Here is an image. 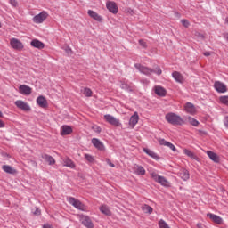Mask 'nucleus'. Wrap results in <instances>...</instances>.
Masks as SVG:
<instances>
[{"label": "nucleus", "mask_w": 228, "mask_h": 228, "mask_svg": "<svg viewBox=\"0 0 228 228\" xmlns=\"http://www.w3.org/2000/svg\"><path fill=\"white\" fill-rule=\"evenodd\" d=\"M62 161L64 167H67L68 168H76V164H74V161L69 157L64 158Z\"/></svg>", "instance_id": "obj_19"}, {"label": "nucleus", "mask_w": 228, "mask_h": 228, "mask_svg": "<svg viewBox=\"0 0 228 228\" xmlns=\"http://www.w3.org/2000/svg\"><path fill=\"white\" fill-rule=\"evenodd\" d=\"M100 211L107 216H111V211L110 210V208H108V206L106 205H102V207H100Z\"/></svg>", "instance_id": "obj_31"}, {"label": "nucleus", "mask_w": 228, "mask_h": 228, "mask_svg": "<svg viewBox=\"0 0 228 228\" xmlns=\"http://www.w3.org/2000/svg\"><path fill=\"white\" fill-rule=\"evenodd\" d=\"M179 175L183 181H188L190 179V172L187 169H181Z\"/></svg>", "instance_id": "obj_26"}, {"label": "nucleus", "mask_w": 228, "mask_h": 228, "mask_svg": "<svg viewBox=\"0 0 228 228\" xmlns=\"http://www.w3.org/2000/svg\"><path fill=\"white\" fill-rule=\"evenodd\" d=\"M107 10L110 12V13H113L114 15H117L118 13V6H117V4L115 2H107L106 4Z\"/></svg>", "instance_id": "obj_12"}, {"label": "nucleus", "mask_w": 228, "mask_h": 228, "mask_svg": "<svg viewBox=\"0 0 228 228\" xmlns=\"http://www.w3.org/2000/svg\"><path fill=\"white\" fill-rule=\"evenodd\" d=\"M134 67L137 70H139V72H141V74H143L144 76H151V74H157V76H161V74L163 73V71L161 70V68H159V66L155 67L153 69L149 68V67H145L140 63H135Z\"/></svg>", "instance_id": "obj_1"}, {"label": "nucleus", "mask_w": 228, "mask_h": 228, "mask_svg": "<svg viewBox=\"0 0 228 228\" xmlns=\"http://www.w3.org/2000/svg\"><path fill=\"white\" fill-rule=\"evenodd\" d=\"M139 45H142L143 49H147V42H145L143 39L139 40Z\"/></svg>", "instance_id": "obj_41"}, {"label": "nucleus", "mask_w": 228, "mask_h": 228, "mask_svg": "<svg viewBox=\"0 0 228 228\" xmlns=\"http://www.w3.org/2000/svg\"><path fill=\"white\" fill-rule=\"evenodd\" d=\"M120 83V88L122 90H126V92H133V88L131 87V86H129V84L126 82V80H121Z\"/></svg>", "instance_id": "obj_29"}, {"label": "nucleus", "mask_w": 228, "mask_h": 228, "mask_svg": "<svg viewBox=\"0 0 228 228\" xmlns=\"http://www.w3.org/2000/svg\"><path fill=\"white\" fill-rule=\"evenodd\" d=\"M158 142L159 145H164V147H167L168 145V141H166L165 139L159 138Z\"/></svg>", "instance_id": "obj_39"}, {"label": "nucleus", "mask_w": 228, "mask_h": 228, "mask_svg": "<svg viewBox=\"0 0 228 228\" xmlns=\"http://www.w3.org/2000/svg\"><path fill=\"white\" fill-rule=\"evenodd\" d=\"M32 89L29 86L20 85L19 86V93L21 95H31Z\"/></svg>", "instance_id": "obj_13"}, {"label": "nucleus", "mask_w": 228, "mask_h": 228, "mask_svg": "<svg viewBox=\"0 0 228 228\" xmlns=\"http://www.w3.org/2000/svg\"><path fill=\"white\" fill-rule=\"evenodd\" d=\"M68 202L79 211H88V207H86V205L83 204V202L74 197L68 198Z\"/></svg>", "instance_id": "obj_3"}, {"label": "nucleus", "mask_w": 228, "mask_h": 228, "mask_svg": "<svg viewBox=\"0 0 228 228\" xmlns=\"http://www.w3.org/2000/svg\"><path fill=\"white\" fill-rule=\"evenodd\" d=\"M14 104L17 108H19V110H22L23 111H31V107L29 104L22 100H17Z\"/></svg>", "instance_id": "obj_7"}, {"label": "nucleus", "mask_w": 228, "mask_h": 228, "mask_svg": "<svg viewBox=\"0 0 228 228\" xmlns=\"http://www.w3.org/2000/svg\"><path fill=\"white\" fill-rule=\"evenodd\" d=\"M204 56H211V53L209 52H205L203 53Z\"/></svg>", "instance_id": "obj_48"}, {"label": "nucleus", "mask_w": 228, "mask_h": 228, "mask_svg": "<svg viewBox=\"0 0 228 228\" xmlns=\"http://www.w3.org/2000/svg\"><path fill=\"white\" fill-rule=\"evenodd\" d=\"M104 118L110 126H115L116 127L120 126V120L110 114L104 115Z\"/></svg>", "instance_id": "obj_8"}, {"label": "nucleus", "mask_w": 228, "mask_h": 228, "mask_svg": "<svg viewBox=\"0 0 228 228\" xmlns=\"http://www.w3.org/2000/svg\"><path fill=\"white\" fill-rule=\"evenodd\" d=\"M189 123L191 126H194V127H197L199 126V121L191 117L188 118Z\"/></svg>", "instance_id": "obj_35"}, {"label": "nucleus", "mask_w": 228, "mask_h": 228, "mask_svg": "<svg viewBox=\"0 0 228 228\" xmlns=\"http://www.w3.org/2000/svg\"><path fill=\"white\" fill-rule=\"evenodd\" d=\"M166 147H168L169 149H171V151H174L175 152V151H177V148H175V146L170 142H167V145Z\"/></svg>", "instance_id": "obj_43"}, {"label": "nucleus", "mask_w": 228, "mask_h": 228, "mask_svg": "<svg viewBox=\"0 0 228 228\" xmlns=\"http://www.w3.org/2000/svg\"><path fill=\"white\" fill-rule=\"evenodd\" d=\"M165 118L168 124H172V126H183L184 124V120L181 118V116L169 112L165 116Z\"/></svg>", "instance_id": "obj_2"}, {"label": "nucleus", "mask_w": 228, "mask_h": 228, "mask_svg": "<svg viewBox=\"0 0 228 228\" xmlns=\"http://www.w3.org/2000/svg\"><path fill=\"white\" fill-rule=\"evenodd\" d=\"M4 127V122L3 120H0V128Z\"/></svg>", "instance_id": "obj_49"}, {"label": "nucleus", "mask_w": 228, "mask_h": 228, "mask_svg": "<svg viewBox=\"0 0 228 228\" xmlns=\"http://www.w3.org/2000/svg\"><path fill=\"white\" fill-rule=\"evenodd\" d=\"M9 3L11 5H12L13 8H17V6H19L17 0H9Z\"/></svg>", "instance_id": "obj_42"}, {"label": "nucleus", "mask_w": 228, "mask_h": 228, "mask_svg": "<svg viewBox=\"0 0 228 228\" xmlns=\"http://www.w3.org/2000/svg\"><path fill=\"white\" fill-rule=\"evenodd\" d=\"M219 101L221 104H224V106H228V95L220 96Z\"/></svg>", "instance_id": "obj_34"}, {"label": "nucleus", "mask_w": 228, "mask_h": 228, "mask_svg": "<svg viewBox=\"0 0 228 228\" xmlns=\"http://www.w3.org/2000/svg\"><path fill=\"white\" fill-rule=\"evenodd\" d=\"M200 224H198V227L200 226Z\"/></svg>", "instance_id": "obj_54"}, {"label": "nucleus", "mask_w": 228, "mask_h": 228, "mask_svg": "<svg viewBox=\"0 0 228 228\" xmlns=\"http://www.w3.org/2000/svg\"><path fill=\"white\" fill-rule=\"evenodd\" d=\"M184 110L186 113H189L190 115H195V112L197 111L195 109V105H193V103L191 102H187L184 105Z\"/></svg>", "instance_id": "obj_15"}, {"label": "nucleus", "mask_w": 228, "mask_h": 228, "mask_svg": "<svg viewBox=\"0 0 228 228\" xmlns=\"http://www.w3.org/2000/svg\"><path fill=\"white\" fill-rule=\"evenodd\" d=\"M0 118H3V112L0 110Z\"/></svg>", "instance_id": "obj_53"}, {"label": "nucleus", "mask_w": 228, "mask_h": 228, "mask_svg": "<svg viewBox=\"0 0 228 228\" xmlns=\"http://www.w3.org/2000/svg\"><path fill=\"white\" fill-rule=\"evenodd\" d=\"M138 120H140V117L138 116V112H134V115L131 116L129 120V125L132 127H134L138 124Z\"/></svg>", "instance_id": "obj_18"}, {"label": "nucleus", "mask_w": 228, "mask_h": 228, "mask_svg": "<svg viewBox=\"0 0 228 228\" xmlns=\"http://www.w3.org/2000/svg\"><path fill=\"white\" fill-rule=\"evenodd\" d=\"M159 228H170V226H168V224H167V222H165V220L160 219L159 221Z\"/></svg>", "instance_id": "obj_36"}, {"label": "nucleus", "mask_w": 228, "mask_h": 228, "mask_svg": "<svg viewBox=\"0 0 228 228\" xmlns=\"http://www.w3.org/2000/svg\"><path fill=\"white\" fill-rule=\"evenodd\" d=\"M175 14L176 15V17H181V14L179 12H175Z\"/></svg>", "instance_id": "obj_52"}, {"label": "nucleus", "mask_w": 228, "mask_h": 228, "mask_svg": "<svg viewBox=\"0 0 228 228\" xmlns=\"http://www.w3.org/2000/svg\"><path fill=\"white\" fill-rule=\"evenodd\" d=\"M181 23L183 26H184V28H190V21H188V20L183 19L181 20Z\"/></svg>", "instance_id": "obj_40"}, {"label": "nucleus", "mask_w": 228, "mask_h": 228, "mask_svg": "<svg viewBox=\"0 0 228 228\" xmlns=\"http://www.w3.org/2000/svg\"><path fill=\"white\" fill-rule=\"evenodd\" d=\"M207 216L208 218H210V220H212V222H215V224H220L223 222L222 217H220V216H216L215 214L208 213V214H207Z\"/></svg>", "instance_id": "obj_20"}, {"label": "nucleus", "mask_w": 228, "mask_h": 228, "mask_svg": "<svg viewBox=\"0 0 228 228\" xmlns=\"http://www.w3.org/2000/svg\"><path fill=\"white\" fill-rule=\"evenodd\" d=\"M87 13L91 19H94V20H96L97 22H102V16L99 15V13L95 12L94 11L88 10Z\"/></svg>", "instance_id": "obj_14"}, {"label": "nucleus", "mask_w": 228, "mask_h": 228, "mask_svg": "<svg viewBox=\"0 0 228 228\" xmlns=\"http://www.w3.org/2000/svg\"><path fill=\"white\" fill-rule=\"evenodd\" d=\"M224 124L225 126V127L228 129V116H226L224 119Z\"/></svg>", "instance_id": "obj_44"}, {"label": "nucleus", "mask_w": 228, "mask_h": 228, "mask_svg": "<svg viewBox=\"0 0 228 228\" xmlns=\"http://www.w3.org/2000/svg\"><path fill=\"white\" fill-rule=\"evenodd\" d=\"M135 174L136 175H143L145 174V168L142 166H136Z\"/></svg>", "instance_id": "obj_33"}, {"label": "nucleus", "mask_w": 228, "mask_h": 228, "mask_svg": "<svg viewBox=\"0 0 228 228\" xmlns=\"http://www.w3.org/2000/svg\"><path fill=\"white\" fill-rule=\"evenodd\" d=\"M2 170L5 172V174H17V170L13 169L10 165H4Z\"/></svg>", "instance_id": "obj_27"}, {"label": "nucleus", "mask_w": 228, "mask_h": 228, "mask_svg": "<svg viewBox=\"0 0 228 228\" xmlns=\"http://www.w3.org/2000/svg\"><path fill=\"white\" fill-rule=\"evenodd\" d=\"M65 52L67 53V54H72V49H70L69 47L66 48Z\"/></svg>", "instance_id": "obj_47"}, {"label": "nucleus", "mask_w": 228, "mask_h": 228, "mask_svg": "<svg viewBox=\"0 0 228 228\" xmlns=\"http://www.w3.org/2000/svg\"><path fill=\"white\" fill-rule=\"evenodd\" d=\"M80 222L85 225V227L94 228V223L92 222V219L86 215H80Z\"/></svg>", "instance_id": "obj_9"}, {"label": "nucleus", "mask_w": 228, "mask_h": 228, "mask_svg": "<svg viewBox=\"0 0 228 228\" xmlns=\"http://www.w3.org/2000/svg\"><path fill=\"white\" fill-rule=\"evenodd\" d=\"M72 133V127L70 126L64 125L61 126V136H67Z\"/></svg>", "instance_id": "obj_22"}, {"label": "nucleus", "mask_w": 228, "mask_h": 228, "mask_svg": "<svg viewBox=\"0 0 228 228\" xmlns=\"http://www.w3.org/2000/svg\"><path fill=\"white\" fill-rule=\"evenodd\" d=\"M10 45L14 51H22L24 49V44L15 37L10 39Z\"/></svg>", "instance_id": "obj_5"}, {"label": "nucleus", "mask_w": 228, "mask_h": 228, "mask_svg": "<svg viewBox=\"0 0 228 228\" xmlns=\"http://www.w3.org/2000/svg\"><path fill=\"white\" fill-rule=\"evenodd\" d=\"M214 88L218 92V94H225V92H227V86L220 81H216L214 83Z\"/></svg>", "instance_id": "obj_10"}, {"label": "nucleus", "mask_w": 228, "mask_h": 228, "mask_svg": "<svg viewBox=\"0 0 228 228\" xmlns=\"http://www.w3.org/2000/svg\"><path fill=\"white\" fill-rule=\"evenodd\" d=\"M37 104H38L40 108H47V100L41 95L37 98Z\"/></svg>", "instance_id": "obj_21"}, {"label": "nucleus", "mask_w": 228, "mask_h": 228, "mask_svg": "<svg viewBox=\"0 0 228 228\" xmlns=\"http://www.w3.org/2000/svg\"><path fill=\"white\" fill-rule=\"evenodd\" d=\"M41 211H40V208H36L35 212H34V215H37V216L41 215Z\"/></svg>", "instance_id": "obj_45"}, {"label": "nucleus", "mask_w": 228, "mask_h": 228, "mask_svg": "<svg viewBox=\"0 0 228 228\" xmlns=\"http://www.w3.org/2000/svg\"><path fill=\"white\" fill-rule=\"evenodd\" d=\"M107 163L108 165H110V167H111L112 168H115V164L111 163V160L107 159Z\"/></svg>", "instance_id": "obj_46"}, {"label": "nucleus", "mask_w": 228, "mask_h": 228, "mask_svg": "<svg viewBox=\"0 0 228 228\" xmlns=\"http://www.w3.org/2000/svg\"><path fill=\"white\" fill-rule=\"evenodd\" d=\"M143 152H145V154H148V156H150L151 158H153V159H159L158 154H156V152L151 151L150 149L143 148Z\"/></svg>", "instance_id": "obj_30"}, {"label": "nucleus", "mask_w": 228, "mask_h": 228, "mask_svg": "<svg viewBox=\"0 0 228 228\" xmlns=\"http://www.w3.org/2000/svg\"><path fill=\"white\" fill-rule=\"evenodd\" d=\"M48 14L45 11H43L39 14L33 17L32 20L35 22V24H42L45 19H47Z\"/></svg>", "instance_id": "obj_6"}, {"label": "nucleus", "mask_w": 228, "mask_h": 228, "mask_svg": "<svg viewBox=\"0 0 228 228\" xmlns=\"http://www.w3.org/2000/svg\"><path fill=\"white\" fill-rule=\"evenodd\" d=\"M85 158L89 162V163H94V161H95V159L94 158V156L86 153L85 154Z\"/></svg>", "instance_id": "obj_38"}, {"label": "nucleus", "mask_w": 228, "mask_h": 228, "mask_svg": "<svg viewBox=\"0 0 228 228\" xmlns=\"http://www.w3.org/2000/svg\"><path fill=\"white\" fill-rule=\"evenodd\" d=\"M172 77L176 81V83H184V77L179 71H174L172 73Z\"/></svg>", "instance_id": "obj_17"}, {"label": "nucleus", "mask_w": 228, "mask_h": 228, "mask_svg": "<svg viewBox=\"0 0 228 228\" xmlns=\"http://www.w3.org/2000/svg\"><path fill=\"white\" fill-rule=\"evenodd\" d=\"M151 177L155 183L164 186V188H170V182H168L165 176H161L156 173H151Z\"/></svg>", "instance_id": "obj_4"}, {"label": "nucleus", "mask_w": 228, "mask_h": 228, "mask_svg": "<svg viewBox=\"0 0 228 228\" xmlns=\"http://www.w3.org/2000/svg\"><path fill=\"white\" fill-rule=\"evenodd\" d=\"M207 155L208 156V158L214 161V163H219L220 162V158L218 157V155L211 151H207Z\"/></svg>", "instance_id": "obj_23"}, {"label": "nucleus", "mask_w": 228, "mask_h": 228, "mask_svg": "<svg viewBox=\"0 0 228 228\" xmlns=\"http://www.w3.org/2000/svg\"><path fill=\"white\" fill-rule=\"evenodd\" d=\"M183 153L188 156L189 158H191V159H197V156H195V153H193V151L188 150V149H184L183 150Z\"/></svg>", "instance_id": "obj_32"}, {"label": "nucleus", "mask_w": 228, "mask_h": 228, "mask_svg": "<svg viewBox=\"0 0 228 228\" xmlns=\"http://www.w3.org/2000/svg\"><path fill=\"white\" fill-rule=\"evenodd\" d=\"M224 38L228 41V33L224 36Z\"/></svg>", "instance_id": "obj_50"}, {"label": "nucleus", "mask_w": 228, "mask_h": 228, "mask_svg": "<svg viewBox=\"0 0 228 228\" xmlns=\"http://www.w3.org/2000/svg\"><path fill=\"white\" fill-rule=\"evenodd\" d=\"M42 159H45L48 165H54L56 163V160L51 155L43 154Z\"/></svg>", "instance_id": "obj_25"}, {"label": "nucleus", "mask_w": 228, "mask_h": 228, "mask_svg": "<svg viewBox=\"0 0 228 228\" xmlns=\"http://www.w3.org/2000/svg\"><path fill=\"white\" fill-rule=\"evenodd\" d=\"M84 95H86V97H92V89L88 87L84 88Z\"/></svg>", "instance_id": "obj_37"}, {"label": "nucleus", "mask_w": 228, "mask_h": 228, "mask_svg": "<svg viewBox=\"0 0 228 228\" xmlns=\"http://www.w3.org/2000/svg\"><path fill=\"white\" fill-rule=\"evenodd\" d=\"M96 133H101V127L96 128Z\"/></svg>", "instance_id": "obj_51"}, {"label": "nucleus", "mask_w": 228, "mask_h": 228, "mask_svg": "<svg viewBox=\"0 0 228 228\" xmlns=\"http://www.w3.org/2000/svg\"><path fill=\"white\" fill-rule=\"evenodd\" d=\"M155 94L159 97H165V95H167V90L162 86H155Z\"/></svg>", "instance_id": "obj_24"}, {"label": "nucleus", "mask_w": 228, "mask_h": 228, "mask_svg": "<svg viewBox=\"0 0 228 228\" xmlns=\"http://www.w3.org/2000/svg\"><path fill=\"white\" fill-rule=\"evenodd\" d=\"M141 209L147 215H152V211H154V208H152V207L149 206L148 204L142 205Z\"/></svg>", "instance_id": "obj_28"}, {"label": "nucleus", "mask_w": 228, "mask_h": 228, "mask_svg": "<svg viewBox=\"0 0 228 228\" xmlns=\"http://www.w3.org/2000/svg\"><path fill=\"white\" fill-rule=\"evenodd\" d=\"M91 143L97 149L98 151H106V147L104 146V143L101 142L98 138H93L91 140Z\"/></svg>", "instance_id": "obj_11"}, {"label": "nucleus", "mask_w": 228, "mask_h": 228, "mask_svg": "<svg viewBox=\"0 0 228 228\" xmlns=\"http://www.w3.org/2000/svg\"><path fill=\"white\" fill-rule=\"evenodd\" d=\"M30 45L36 49H44L45 47V45L38 39H33L30 42Z\"/></svg>", "instance_id": "obj_16"}]
</instances>
